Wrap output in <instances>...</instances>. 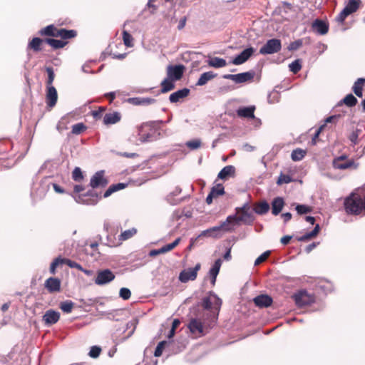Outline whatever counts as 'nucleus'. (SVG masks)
Masks as SVG:
<instances>
[{
    "label": "nucleus",
    "instance_id": "nucleus-1",
    "mask_svg": "<svg viewBox=\"0 0 365 365\" xmlns=\"http://www.w3.org/2000/svg\"><path fill=\"white\" fill-rule=\"evenodd\" d=\"M255 220L249 203H245L240 207L235 208V214L229 215L226 220L222 222V227H226V232L235 230L236 226L242 224L251 225Z\"/></svg>",
    "mask_w": 365,
    "mask_h": 365
},
{
    "label": "nucleus",
    "instance_id": "nucleus-2",
    "mask_svg": "<svg viewBox=\"0 0 365 365\" xmlns=\"http://www.w3.org/2000/svg\"><path fill=\"white\" fill-rule=\"evenodd\" d=\"M344 206L347 214L360 215L365 211V196L362 197L358 190L353 192L344 199Z\"/></svg>",
    "mask_w": 365,
    "mask_h": 365
},
{
    "label": "nucleus",
    "instance_id": "nucleus-3",
    "mask_svg": "<svg viewBox=\"0 0 365 365\" xmlns=\"http://www.w3.org/2000/svg\"><path fill=\"white\" fill-rule=\"evenodd\" d=\"M160 135L154 122L144 123L139 128V140L142 143L154 141L159 138Z\"/></svg>",
    "mask_w": 365,
    "mask_h": 365
},
{
    "label": "nucleus",
    "instance_id": "nucleus-4",
    "mask_svg": "<svg viewBox=\"0 0 365 365\" xmlns=\"http://www.w3.org/2000/svg\"><path fill=\"white\" fill-rule=\"evenodd\" d=\"M361 0H348L341 11L336 16V21L343 25L346 19L351 14L356 13L362 6Z\"/></svg>",
    "mask_w": 365,
    "mask_h": 365
},
{
    "label": "nucleus",
    "instance_id": "nucleus-5",
    "mask_svg": "<svg viewBox=\"0 0 365 365\" xmlns=\"http://www.w3.org/2000/svg\"><path fill=\"white\" fill-rule=\"evenodd\" d=\"M222 299L216 294H212L210 297L202 299V307L211 312L213 320H216L222 305Z\"/></svg>",
    "mask_w": 365,
    "mask_h": 365
},
{
    "label": "nucleus",
    "instance_id": "nucleus-6",
    "mask_svg": "<svg viewBox=\"0 0 365 365\" xmlns=\"http://www.w3.org/2000/svg\"><path fill=\"white\" fill-rule=\"evenodd\" d=\"M292 297L298 307L311 305L316 299L314 294L309 293L305 289L299 290Z\"/></svg>",
    "mask_w": 365,
    "mask_h": 365
},
{
    "label": "nucleus",
    "instance_id": "nucleus-7",
    "mask_svg": "<svg viewBox=\"0 0 365 365\" xmlns=\"http://www.w3.org/2000/svg\"><path fill=\"white\" fill-rule=\"evenodd\" d=\"M332 165L334 169L338 170H355L359 167V164L354 159H349L346 155H341L334 158Z\"/></svg>",
    "mask_w": 365,
    "mask_h": 365
},
{
    "label": "nucleus",
    "instance_id": "nucleus-8",
    "mask_svg": "<svg viewBox=\"0 0 365 365\" xmlns=\"http://www.w3.org/2000/svg\"><path fill=\"white\" fill-rule=\"evenodd\" d=\"M281 48V41L277 38H272L268 40L266 43L260 48L259 53L262 55L272 54L279 52Z\"/></svg>",
    "mask_w": 365,
    "mask_h": 365
},
{
    "label": "nucleus",
    "instance_id": "nucleus-9",
    "mask_svg": "<svg viewBox=\"0 0 365 365\" xmlns=\"http://www.w3.org/2000/svg\"><path fill=\"white\" fill-rule=\"evenodd\" d=\"M255 77L254 71H247L238 74H225L223 78L233 81L236 83H242L253 80Z\"/></svg>",
    "mask_w": 365,
    "mask_h": 365
},
{
    "label": "nucleus",
    "instance_id": "nucleus-10",
    "mask_svg": "<svg viewBox=\"0 0 365 365\" xmlns=\"http://www.w3.org/2000/svg\"><path fill=\"white\" fill-rule=\"evenodd\" d=\"M185 70V67L182 64L169 65L166 69L167 77L174 81H180L183 76Z\"/></svg>",
    "mask_w": 365,
    "mask_h": 365
},
{
    "label": "nucleus",
    "instance_id": "nucleus-11",
    "mask_svg": "<svg viewBox=\"0 0 365 365\" xmlns=\"http://www.w3.org/2000/svg\"><path fill=\"white\" fill-rule=\"evenodd\" d=\"M201 268L200 263H197L194 267L182 270L179 275V280L182 283L193 281L197 278V272Z\"/></svg>",
    "mask_w": 365,
    "mask_h": 365
},
{
    "label": "nucleus",
    "instance_id": "nucleus-12",
    "mask_svg": "<svg viewBox=\"0 0 365 365\" xmlns=\"http://www.w3.org/2000/svg\"><path fill=\"white\" fill-rule=\"evenodd\" d=\"M115 279V274L108 269L99 270L95 279V283L98 285H104L112 282Z\"/></svg>",
    "mask_w": 365,
    "mask_h": 365
},
{
    "label": "nucleus",
    "instance_id": "nucleus-13",
    "mask_svg": "<svg viewBox=\"0 0 365 365\" xmlns=\"http://www.w3.org/2000/svg\"><path fill=\"white\" fill-rule=\"evenodd\" d=\"M108 183V180L104 176V171L96 172L91 178L90 186L93 188L104 187Z\"/></svg>",
    "mask_w": 365,
    "mask_h": 365
},
{
    "label": "nucleus",
    "instance_id": "nucleus-14",
    "mask_svg": "<svg viewBox=\"0 0 365 365\" xmlns=\"http://www.w3.org/2000/svg\"><path fill=\"white\" fill-rule=\"evenodd\" d=\"M44 287L49 293L59 292L61 289V282L58 278L51 277L45 281Z\"/></svg>",
    "mask_w": 365,
    "mask_h": 365
},
{
    "label": "nucleus",
    "instance_id": "nucleus-15",
    "mask_svg": "<svg viewBox=\"0 0 365 365\" xmlns=\"http://www.w3.org/2000/svg\"><path fill=\"white\" fill-rule=\"evenodd\" d=\"M225 194V188L222 184H217L215 186H213L209 193V195L206 197V202L208 205L212 204L214 198H217L220 195Z\"/></svg>",
    "mask_w": 365,
    "mask_h": 365
},
{
    "label": "nucleus",
    "instance_id": "nucleus-16",
    "mask_svg": "<svg viewBox=\"0 0 365 365\" xmlns=\"http://www.w3.org/2000/svg\"><path fill=\"white\" fill-rule=\"evenodd\" d=\"M188 328L192 334L197 336L204 334L202 322L198 319H190Z\"/></svg>",
    "mask_w": 365,
    "mask_h": 365
},
{
    "label": "nucleus",
    "instance_id": "nucleus-17",
    "mask_svg": "<svg viewBox=\"0 0 365 365\" xmlns=\"http://www.w3.org/2000/svg\"><path fill=\"white\" fill-rule=\"evenodd\" d=\"M220 230L226 232V227H222V222L220 226L212 227L202 231L195 240H197L202 237H212L215 238H219L220 236L217 234V232Z\"/></svg>",
    "mask_w": 365,
    "mask_h": 365
},
{
    "label": "nucleus",
    "instance_id": "nucleus-18",
    "mask_svg": "<svg viewBox=\"0 0 365 365\" xmlns=\"http://www.w3.org/2000/svg\"><path fill=\"white\" fill-rule=\"evenodd\" d=\"M46 104L48 107L53 108L57 102L58 94L56 89L53 86H47L46 94Z\"/></svg>",
    "mask_w": 365,
    "mask_h": 365
},
{
    "label": "nucleus",
    "instance_id": "nucleus-19",
    "mask_svg": "<svg viewBox=\"0 0 365 365\" xmlns=\"http://www.w3.org/2000/svg\"><path fill=\"white\" fill-rule=\"evenodd\" d=\"M60 319V313L53 309L47 310L43 316L45 324L51 325L56 324Z\"/></svg>",
    "mask_w": 365,
    "mask_h": 365
},
{
    "label": "nucleus",
    "instance_id": "nucleus-20",
    "mask_svg": "<svg viewBox=\"0 0 365 365\" xmlns=\"http://www.w3.org/2000/svg\"><path fill=\"white\" fill-rule=\"evenodd\" d=\"M255 304L259 308H266L272 305V298L267 294H260L253 299Z\"/></svg>",
    "mask_w": 365,
    "mask_h": 365
},
{
    "label": "nucleus",
    "instance_id": "nucleus-21",
    "mask_svg": "<svg viewBox=\"0 0 365 365\" xmlns=\"http://www.w3.org/2000/svg\"><path fill=\"white\" fill-rule=\"evenodd\" d=\"M254 53V48L250 47L245 49L239 55H237L233 60L232 63L235 65H240L247 61L249 58Z\"/></svg>",
    "mask_w": 365,
    "mask_h": 365
},
{
    "label": "nucleus",
    "instance_id": "nucleus-22",
    "mask_svg": "<svg viewBox=\"0 0 365 365\" xmlns=\"http://www.w3.org/2000/svg\"><path fill=\"white\" fill-rule=\"evenodd\" d=\"M312 29L320 35H325L329 31V25L322 20L316 19L312 24Z\"/></svg>",
    "mask_w": 365,
    "mask_h": 365
},
{
    "label": "nucleus",
    "instance_id": "nucleus-23",
    "mask_svg": "<svg viewBox=\"0 0 365 365\" xmlns=\"http://www.w3.org/2000/svg\"><path fill=\"white\" fill-rule=\"evenodd\" d=\"M45 43V38L42 39L39 37H34L27 45V50L33 51L35 53L43 50V45Z\"/></svg>",
    "mask_w": 365,
    "mask_h": 365
},
{
    "label": "nucleus",
    "instance_id": "nucleus-24",
    "mask_svg": "<svg viewBox=\"0 0 365 365\" xmlns=\"http://www.w3.org/2000/svg\"><path fill=\"white\" fill-rule=\"evenodd\" d=\"M190 89L185 88L181 90H178L173 93H171L169 96V100L171 103H178L181 99H183L187 97L190 94Z\"/></svg>",
    "mask_w": 365,
    "mask_h": 365
},
{
    "label": "nucleus",
    "instance_id": "nucleus-25",
    "mask_svg": "<svg viewBox=\"0 0 365 365\" xmlns=\"http://www.w3.org/2000/svg\"><path fill=\"white\" fill-rule=\"evenodd\" d=\"M285 205L284 200L281 197H277L272 202V213L273 215H278Z\"/></svg>",
    "mask_w": 365,
    "mask_h": 365
},
{
    "label": "nucleus",
    "instance_id": "nucleus-26",
    "mask_svg": "<svg viewBox=\"0 0 365 365\" xmlns=\"http://www.w3.org/2000/svg\"><path fill=\"white\" fill-rule=\"evenodd\" d=\"M235 175V168L233 165H227L224 167L218 173L217 178L221 180H227Z\"/></svg>",
    "mask_w": 365,
    "mask_h": 365
},
{
    "label": "nucleus",
    "instance_id": "nucleus-27",
    "mask_svg": "<svg viewBox=\"0 0 365 365\" xmlns=\"http://www.w3.org/2000/svg\"><path fill=\"white\" fill-rule=\"evenodd\" d=\"M221 265H222L221 259H217L215 262V263L212 265V267H211V269H210L209 274L211 278V284L212 286H215V284L216 278H217V274H219Z\"/></svg>",
    "mask_w": 365,
    "mask_h": 365
},
{
    "label": "nucleus",
    "instance_id": "nucleus-28",
    "mask_svg": "<svg viewBox=\"0 0 365 365\" xmlns=\"http://www.w3.org/2000/svg\"><path fill=\"white\" fill-rule=\"evenodd\" d=\"M255 107L254 106L249 107H242L237 110V115L240 118H253Z\"/></svg>",
    "mask_w": 365,
    "mask_h": 365
},
{
    "label": "nucleus",
    "instance_id": "nucleus-29",
    "mask_svg": "<svg viewBox=\"0 0 365 365\" xmlns=\"http://www.w3.org/2000/svg\"><path fill=\"white\" fill-rule=\"evenodd\" d=\"M121 119V115L118 112L106 113L103 117V123L105 125L115 124Z\"/></svg>",
    "mask_w": 365,
    "mask_h": 365
},
{
    "label": "nucleus",
    "instance_id": "nucleus-30",
    "mask_svg": "<svg viewBox=\"0 0 365 365\" xmlns=\"http://www.w3.org/2000/svg\"><path fill=\"white\" fill-rule=\"evenodd\" d=\"M128 101L134 106H142L154 103L155 100L151 98L134 97L128 98Z\"/></svg>",
    "mask_w": 365,
    "mask_h": 365
},
{
    "label": "nucleus",
    "instance_id": "nucleus-31",
    "mask_svg": "<svg viewBox=\"0 0 365 365\" xmlns=\"http://www.w3.org/2000/svg\"><path fill=\"white\" fill-rule=\"evenodd\" d=\"M58 28H56L54 25L51 24L48 25L43 29H41L38 31V34L40 36H52V37H58Z\"/></svg>",
    "mask_w": 365,
    "mask_h": 365
},
{
    "label": "nucleus",
    "instance_id": "nucleus-32",
    "mask_svg": "<svg viewBox=\"0 0 365 365\" xmlns=\"http://www.w3.org/2000/svg\"><path fill=\"white\" fill-rule=\"evenodd\" d=\"M365 86V78H358L354 83L352 91L359 98L363 96V88Z\"/></svg>",
    "mask_w": 365,
    "mask_h": 365
},
{
    "label": "nucleus",
    "instance_id": "nucleus-33",
    "mask_svg": "<svg viewBox=\"0 0 365 365\" xmlns=\"http://www.w3.org/2000/svg\"><path fill=\"white\" fill-rule=\"evenodd\" d=\"M217 76V73L213 71L205 72L200 76L198 81L196 83V86H202L205 85L209 81L212 80Z\"/></svg>",
    "mask_w": 365,
    "mask_h": 365
},
{
    "label": "nucleus",
    "instance_id": "nucleus-34",
    "mask_svg": "<svg viewBox=\"0 0 365 365\" xmlns=\"http://www.w3.org/2000/svg\"><path fill=\"white\" fill-rule=\"evenodd\" d=\"M319 231H320V227L317 224V225H316V226L314 227V228L312 231H311L308 233H306L305 235H304L301 237H297V240L299 242L309 241V240L314 238L315 237H317V235L319 234Z\"/></svg>",
    "mask_w": 365,
    "mask_h": 365
},
{
    "label": "nucleus",
    "instance_id": "nucleus-35",
    "mask_svg": "<svg viewBox=\"0 0 365 365\" xmlns=\"http://www.w3.org/2000/svg\"><path fill=\"white\" fill-rule=\"evenodd\" d=\"M175 82L168 77L165 78L160 83L161 89L160 91L163 93H168L175 88Z\"/></svg>",
    "mask_w": 365,
    "mask_h": 365
},
{
    "label": "nucleus",
    "instance_id": "nucleus-36",
    "mask_svg": "<svg viewBox=\"0 0 365 365\" xmlns=\"http://www.w3.org/2000/svg\"><path fill=\"white\" fill-rule=\"evenodd\" d=\"M58 37H61L62 40L73 38L77 36V31L75 30H67L66 29H59L57 34Z\"/></svg>",
    "mask_w": 365,
    "mask_h": 365
},
{
    "label": "nucleus",
    "instance_id": "nucleus-37",
    "mask_svg": "<svg viewBox=\"0 0 365 365\" xmlns=\"http://www.w3.org/2000/svg\"><path fill=\"white\" fill-rule=\"evenodd\" d=\"M45 43L48 44L53 49H59L63 48L68 43V42L63 40L46 38Z\"/></svg>",
    "mask_w": 365,
    "mask_h": 365
},
{
    "label": "nucleus",
    "instance_id": "nucleus-38",
    "mask_svg": "<svg viewBox=\"0 0 365 365\" xmlns=\"http://www.w3.org/2000/svg\"><path fill=\"white\" fill-rule=\"evenodd\" d=\"M269 205L266 201L256 203L254 207V211L258 215H264L268 212Z\"/></svg>",
    "mask_w": 365,
    "mask_h": 365
},
{
    "label": "nucleus",
    "instance_id": "nucleus-39",
    "mask_svg": "<svg viewBox=\"0 0 365 365\" xmlns=\"http://www.w3.org/2000/svg\"><path fill=\"white\" fill-rule=\"evenodd\" d=\"M136 233L137 230L134 227L122 232L121 234L118 236L119 245L121 244L123 241L132 238Z\"/></svg>",
    "mask_w": 365,
    "mask_h": 365
},
{
    "label": "nucleus",
    "instance_id": "nucleus-40",
    "mask_svg": "<svg viewBox=\"0 0 365 365\" xmlns=\"http://www.w3.org/2000/svg\"><path fill=\"white\" fill-rule=\"evenodd\" d=\"M207 64L209 66L213 68H222L227 65V62L223 58L219 57H213L208 60Z\"/></svg>",
    "mask_w": 365,
    "mask_h": 365
},
{
    "label": "nucleus",
    "instance_id": "nucleus-41",
    "mask_svg": "<svg viewBox=\"0 0 365 365\" xmlns=\"http://www.w3.org/2000/svg\"><path fill=\"white\" fill-rule=\"evenodd\" d=\"M126 187V184L125 183H117L111 185L108 190L104 192L103 197H108L111 195L113 192L118 191L120 190L124 189Z\"/></svg>",
    "mask_w": 365,
    "mask_h": 365
},
{
    "label": "nucleus",
    "instance_id": "nucleus-42",
    "mask_svg": "<svg viewBox=\"0 0 365 365\" xmlns=\"http://www.w3.org/2000/svg\"><path fill=\"white\" fill-rule=\"evenodd\" d=\"M343 103L347 106L348 107H353L356 105L357 99L352 94L350 93L346 95L343 98V100L339 103V106H341Z\"/></svg>",
    "mask_w": 365,
    "mask_h": 365
},
{
    "label": "nucleus",
    "instance_id": "nucleus-43",
    "mask_svg": "<svg viewBox=\"0 0 365 365\" xmlns=\"http://www.w3.org/2000/svg\"><path fill=\"white\" fill-rule=\"evenodd\" d=\"M307 152L301 148L294 150L291 154V158L293 161H299L304 158Z\"/></svg>",
    "mask_w": 365,
    "mask_h": 365
},
{
    "label": "nucleus",
    "instance_id": "nucleus-44",
    "mask_svg": "<svg viewBox=\"0 0 365 365\" xmlns=\"http://www.w3.org/2000/svg\"><path fill=\"white\" fill-rule=\"evenodd\" d=\"M74 303L67 300L60 304V309L65 313H71L73 308Z\"/></svg>",
    "mask_w": 365,
    "mask_h": 365
},
{
    "label": "nucleus",
    "instance_id": "nucleus-45",
    "mask_svg": "<svg viewBox=\"0 0 365 365\" xmlns=\"http://www.w3.org/2000/svg\"><path fill=\"white\" fill-rule=\"evenodd\" d=\"M46 71L48 74V78L46 80V86H53L52 84L55 78L53 68L52 67H46Z\"/></svg>",
    "mask_w": 365,
    "mask_h": 365
},
{
    "label": "nucleus",
    "instance_id": "nucleus-46",
    "mask_svg": "<svg viewBox=\"0 0 365 365\" xmlns=\"http://www.w3.org/2000/svg\"><path fill=\"white\" fill-rule=\"evenodd\" d=\"M86 126L83 123H78L72 126V133L79 135L86 130Z\"/></svg>",
    "mask_w": 365,
    "mask_h": 365
},
{
    "label": "nucleus",
    "instance_id": "nucleus-47",
    "mask_svg": "<svg viewBox=\"0 0 365 365\" xmlns=\"http://www.w3.org/2000/svg\"><path fill=\"white\" fill-rule=\"evenodd\" d=\"M123 40L124 44L127 47H132L133 46V38L127 31H123Z\"/></svg>",
    "mask_w": 365,
    "mask_h": 365
},
{
    "label": "nucleus",
    "instance_id": "nucleus-48",
    "mask_svg": "<svg viewBox=\"0 0 365 365\" xmlns=\"http://www.w3.org/2000/svg\"><path fill=\"white\" fill-rule=\"evenodd\" d=\"M61 265H62L61 257H56V259H54L50 265V268H49L50 273L51 274H55L56 272V268Z\"/></svg>",
    "mask_w": 365,
    "mask_h": 365
},
{
    "label": "nucleus",
    "instance_id": "nucleus-49",
    "mask_svg": "<svg viewBox=\"0 0 365 365\" xmlns=\"http://www.w3.org/2000/svg\"><path fill=\"white\" fill-rule=\"evenodd\" d=\"M61 262H62V265L67 264L68 267H70L71 268H76L79 270H83V268L81 264H79L77 262L72 261L69 259L61 258Z\"/></svg>",
    "mask_w": 365,
    "mask_h": 365
},
{
    "label": "nucleus",
    "instance_id": "nucleus-50",
    "mask_svg": "<svg viewBox=\"0 0 365 365\" xmlns=\"http://www.w3.org/2000/svg\"><path fill=\"white\" fill-rule=\"evenodd\" d=\"M291 182H292V179L289 175L281 173L278 177L277 184L278 185H282V184H288Z\"/></svg>",
    "mask_w": 365,
    "mask_h": 365
},
{
    "label": "nucleus",
    "instance_id": "nucleus-51",
    "mask_svg": "<svg viewBox=\"0 0 365 365\" xmlns=\"http://www.w3.org/2000/svg\"><path fill=\"white\" fill-rule=\"evenodd\" d=\"M72 178L76 182H80L83 179V175L80 168L76 167L72 173Z\"/></svg>",
    "mask_w": 365,
    "mask_h": 365
},
{
    "label": "nucleus",
    "instance_id": "nucleus-52",
    "mask_svg": "<svg viewBox=\"0 0 365 365\" xmlns=\"http://www.w3.org/2000/svg\"><path fill=\"white\" fill-rule=\"evenodd\" d=\"M290 71L294 73H297L302 68L301 61L299 59H297L293 61L289 66Z\"/></svg>",
    "mask_w": 365,
    "mask_h": 365
},
{
    "label": "nucleus",
    "instance_id": "nucleus-53",
    "mask_svg": "<svg viewBox=\"0 0 365 365\" xmlns=\"http://www.w3.org/2000/svg\"><path fill=\"white\" fill-rule=\"evenodd\" d=\"M296 210L299 215L307 214L312 212V209L311 207L305 205H297Z\"/></svg>",
    "mask_w": 365,
    "mask_h": 365
},
{
    "label": "nucleus",
    "instance_id": "nucleus-54",
    "mask_svg": "<svg viewBox=\"0 0 365 365\" xmlns=\"http://www.w3.org/2000/svg\"><path fill=\"white\" fill-rule=\"evenodd\" d=\"M166 344L167 342L165 341H162L158 344L154 352L155 356L159 357L162 355Z\"/></svg>",
    "mask_w": 365,
    "mask_h": 365
},
{
    "label": "nucleus",
    "instance_id": "nucleus-55",
    "mask_svg": "<svg viewBox=\"0 0 365 365\" xmlns=\"http://www.w3.org/2000/svg\"><path fill=\"white\" fill-rule=\"evenodd\" d=\"M270 255V251H266L264 253H262L261 255H259L255 262V265H259L261 263L264 262L267 260V259Z\"/></svg>",
    "mask_w": 365,
    "mask_h": 365
},
{
    "label": "nucleus",
    "instance_id": "nucleus-56",
    "mask_svg": "<svg viewBox=\"0 0 365 365\" xmlns=\"http://www.w3.org/2000/svg\"><path fill=\"white\" fill-rule=\"evenodd\" d=\"M325 126H326V124H324L317 128V130H316L314 135H313V137L312 138L311 144L312 145H315L317 144V138H319L320 133L324 130Z\"/></svg>",
    "mask_w": 365,
    "mask_h": 365
},
{
    "label": "nucleus",
    "instance_id": "nucleus-57",
    "mask_svg": "<svg viewBox=\"0 0 365 365\" xmlns=\"http://www.w3.org/2000/svg\"><path fill=\"white\" fill-rule=\"evenodd\" d=\"M119 295L123 299L127 300L130 298L131 292L129 289L123 287L120 289Z\"/></svg>",
    "mask_w": 365,
    "mask_h": 365
},
{
    "label": "nucleus",
    "instance_id": "nucleus-58",
    "mask_svg": "<svg viewBox=\"0 0 365 365\" xmlns=\"http://www.w3.org/2000/svg\"><path fill=\"white\" fill-rule=\"evenodd\" d=\"M303 45V41L302 39H298L297 41H294L293 42H292L289 47H288V49L289 51H295V50H297L298 48H299L302 46Z\"/></svg>",
    "mask_w": 365,
    "mask_h": 365
},
{
    "label": "nucleus",
    "instance_id": "nucleus-59",
    "mask_svg": "<svg viewBox=\"0 0 365 365\" xmlns=\"http://www.w3.org/2000/svg\"><path fill=\"white\" fill-rule=\"evenodd\" d=\"M186 145L192 150H195L200 147L201 142L200 140H192L187 142Z\"/></svg>",
    "mask_w": 365,
    "mask_h": 365
},
{
    "label": "nucleus",
    "instance_id": "nucleus-60",
    "mask_svg": "<svg viewBox=\"0 0 365 365\" xmlns=\"http://www.w3.org/2000/svg\"><path fill=\"white\" fill-rule=\"evenodd\" d=\"M101 352V349L99 346H93L89 351V356L92 358H97Z\"/></svg>",
    "mask_w": 365,
    "mask_h": 365
},
{
    "label": "nucleus",
    "instance_id": "nucleus-61",
    "mask_svg": "<svg viewBox=\"0 0 365 365\" xmlns=\"http://www.w3.org/2000/svg\"><path fill=\"white\" fill-rule=\"evenodd\" d=\"M106 110V107H99L98 110L92 111V115L96 120L100 119L102 117L103 113Z\"/></svg>",
    "mask_w": 365,
    "mask_h": 365
},
{
    "label": "nucleus",
    "instance_id": "nucleus-62",
    "mask_svg": "<svg viewBox=\"0 0 365 365\" xmlns=\"http://www.w3.org/2000/svg\"><path fill=\"white\" fill-rule=\"evenodd\" d=\"M360 130L356 129L354 130L349 136V140L354 145L358 143V138Z\"/></svg>",
    "mask_w": 365,
    "mask_h": 365
},
{
    "label": "nucleus",
    "instance_id": "nucleus-63",
    "mask_svg": "<svg viewBox=\"0 0 365 365\" xmlns=\"http://www.w3.org/2000/svg\"><path fill=\"white\" fill-rule=\"evenodd\" d=\"M175 247H173V245H172V243H170V244H168V245H164L163 247H161V251L164 253H166L168 252H170L171 250H173Z\"/></svg>",
    "mask_w": 365,
    "mask_h": 365
},
{
    "label": "nucleus",
    "instance_id": "nucleus-64",
    "mask_svg": "<svg viewBox=\"0 0 365 365\" xmlns=\"http://www.w3.org/2000/svg\"><path fill=\"white\" fill-rule=\"evenodd\" d=\"M292 238V236H289V235H285L284 237H282L280 240V242L282 245H287L289 243L291 239Z\"/></svg>",
    "mask_w": 365,
    "mask_h": 365
}]
</instances>
